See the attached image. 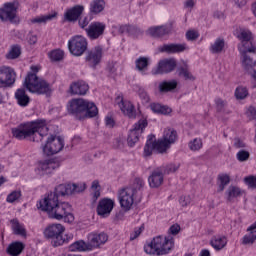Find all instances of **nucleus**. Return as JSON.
I'll list each match as a JSON object with an SVG mask.
<instances>
[{
	"label": "nucleus",
	"mask_w": 256,
	"mask_h": 256,
	"mask_svg": "<svg viewBox=\"0 0 256 256\" xmlns=\"http://www.w3.org/2000/svg\"><path fill=\"white\" fill-rule=\"evenodd\" d=\"M177 169H179V166H177L175 164H170L166 167L164 173H175V171H177Z\"/></svg>",
	"instance_id": "69168bd1"
},
{
	"label": "nucleus",
	"mask_w": 256,
	"mask_h": 256,
	"mask_svg": "<svg viewBox=\"0 0 256 256\" xmlns=\"http://www.w3.org/2000/svg\"><path fill=\"white\" fill-rule=\"evenodd\" d=\"M16 100L20 107H27L29 105V96L25 93V89L20 88L15 93Z\"/></svg>",
	"instance_id": "72a5a7b5"
},
{
	"label": "nucleus",
	"mask_w": 256,
	"mask_h": 256,
	"mask_svg": "<svg viewBox=\"0 0 256 256\" xmlns=\"http://www.w3.org/2000/svg\"><path fill=\"white\" fill-rule=\"evenodd\" d=\"M69 189L71 191V195H73V193H82L86 187L85 184H69Z\"/></svg>",
	"instance_id": "864d4df0"
},
{
	"label": "nucleus",
	"mask_w": 256,
	"mask_h": 256,
	"mask_svg": "<svg viewBox=\"0 0 256 256\" xmlns=\"http://www.w3.org/2000/svg\"><path fill=\"white\" fill-rule=\"evenodd\" d=\"M21 56V47L18 45L12 46L9 52L6 54L8 59H18Z\"/></svg>",
	"instance_id": "de8ad7c7"
},
{
	"label": "nucleus",
	"mask_w": 256,
	"mask_h": 256,
	"mask_svg": "<svg viewBox=\"0 0 256 256\" xmlns=\"http://www.w3.org/2000/svg\"><path fill=\"white\" fill-rule=\"evenodd\" d=\"M19 199H21V191L15 190L7 196L6 201L7 203H15V201H19Z\"/></svg>",
	"instance_id": "8fccbe9b"
},
{
	"label": "nucleus",
	"mask_w": 256,
	"mask_h": 256,
	"mask_svg": "<svg viewBox=\"0 0 256 256\" xmlns=\"http://www.w3.org/2000/svg\"><path fill=\"white\" fill-rule=\"evenodd\" d=\"M12 229L15 235H20L21 237L27 236V230H25V226L17 220L12 221Z\"/></svg>",
	"instance_id": "c03bdc74"
},
{
	"label": "nucleus",
	"mask_w": 256,
	"mask_h": 256,
	"mask_svg": "<svg viewBox=\"0 0 256 256\" xmlns=\"http://www.w3.org/2000/svg\"><path fill=\"white\" fill-rule=\"evenodd\" d=\"M141 233H143V226L136 228L133 233L130 234V241H135V239H137V237H139V235H141Z\"/></svg>",
	"instance_id": "052dcab7"
},
{
	"label": "nucleus",
	"mask_w": 256,
	"mask_h": 256,
	"mask_svg": "<svg viewBox=\"0 0 256 256\" xmlns=\"http://www.w3.org/2000/svg\"><path fill=\"white\" fill-rule=\"evenodd\" d=\"M164 175L165 174L163 172V168H156L155 170H153L150 176L148 177L149 186L152 189H157L158 187H161L165 179Z\"/></svg>",
	"instance_id": "5701e85b"
},
{
	"label": "nucleus",
	"mask_w": 256,
	"mask_h": 256,
	"mask_svg": "<svg viewBox=\"0 0 256 256\" xmlns=\"http://www.w3.org/2000/svg\"><path fill=\"white\" fill-rule=\"evenodd\" d=\"M19 8V2H9L4 5V8L0 9L1 21H13Z\"/></svg>",
	"instance_id": "a211bd4d"
},
{
	"label": "nucleus",
	"mask_w": 256,
	"mask_h": 256,
	"mask_svg": "<svg viewBox=\"0 0 256 256\" xmlns=\"http://www.w3.org/2000/svg\"><path fill=\"white\" fill-rule=\"evenodd\" d=\"M145 186V181L141 178H135L132 186L126 187V189H132L134 195H137V191H141V188Z\"/></svg>",
	"instance_id": "a18cd8bd"
},
{
	"label": "nucleus",
	"mask_w": 256,
	"mask_h": 256,
	"mask_svg": "<svg viewBox=\"0 0 256 256\" xmlns=\"http://www.w3.org/2000/svg\"><path fill=\"white\" fill-rule=\"evenodd\" d=\"M153 151H157V153H159V150L157 149V141H153V138H151L147 140L144 146V157H151Z\"/></svg>",
	"instance_id": "e433bc0d"
},
{
	"label": "nucleus",
	"mask_w": 256,
	"mask_h": 256,
	"mask_svg": "<svg viewBox=\"0 0 256 256\" xmlns=\"http://www.w3.org/2000/svg\"><path fill=\"white\" fill-rule=\"evenodd\" d=\"M186 38L188 41H195L199 39V32L195 30H190L186 32Z\"/></svg>",
	"instance_id": "4d7b16f0"
},
{
	"label": "nucleus",
	"mask_w": 256,
	"mask_h": 256,
	"mask_svg": "<svg viewBox=\"0 0 256 256\" xmlns=\"http://www.w3.org/2000/svg\"><path fill=\"white\" fill-rule=\"evenodd\" d=\"M179 231H181V226H179V224H174L169 229V233H171V235H177Z\"/></svg>",
	"instance_id": "0e129e2a"
},
{
	"label": "nucleus",
	"mask_w": 256,
	"mask_h": 256,
	"mask_svg": "<svg viewBox=\"0 0 256 256\" xmlns=\"http://www.w3.org/2000/svg\"><path fill=\"white\" fill-rule=\"evenodd\" d=\"M228 241L227 236L217 235L211 238L210 245L215 249V251H222V249L227 247Z\"/></svg>",
	"instance_id": "a878e982"
},
{
	"label": "nucleus",
	"mask_w": 256,
	"mask_h": 256,
	"mask_svg": "<svg viewBox=\"0 0 256 256\" xmlns=\"http://www.w3.org/2000/svg\"><path fill=\"white\" fill-rule=\"evenodd\" d=\"M84 11H85V6L75 5L66 10V12L64 13V19L69 23H75V21H79Z\"/></svg>",
	"instance_id": "4be33fe9"
},
{
	"label": "nucleus",
	"mask_w": 256,
	"mask_h": 256,
	"mask_svg": "<svg viewBox=\"0 0 256 256\" xmlns=\"http://www.w3.org/2000/svg\"><path fill=\"white\" fill-rule=\"evenodd\" d=\"M118 201L124 211H131V207L135 203V192H133L132 188L121 189L118 192Z\"/></svg>",
	"instance_id": "9d476101"
},
{
	"label": "nucleus",
	"mask_w": 256,
	"mask_h": 256,
	"mask_svg": "<svg viewBox=\"0 0 256 256\" xmlns=\"http://www.w3.org/2000/svg\"><path fill=\"white\" fill-rule=\"evenodd\" d=\"M41 71V66L34 65L30 67V72L27 74L24 85L30 93H37L38 95H51L53 88L51 84L43 78H39L37 73Z\"/></svg>",
	"instance_id": "20e7f679"
},
{
	"label": "nucleus",
	"mask_w": 256,
	"mask_h": 256,
	"mask_svg": "<svg viewBox=\"0 0 256 256\" xmlns=\"http://www.w3.org/2000/svg\"><path fill=\"white\" fill-rule=\"evenodd\" d=\"M63 139L57 136H50L47 139V142L43 146V152L45 155H55L62 151L64 147Z\"/></svg>",
	"instance_id": "f8f14e48"
},
{
	"label": "nucleus",
	"mask_w": 256,
	"mask_h": 256,
	"mask_svg": "<svg viewBox=\"0 0 256 256\" xmlns=\"http://www.w3.org/2000/svg\"><path fill=\"white\" fill-rule=\"evenodd\" d=\"M121 33H128L132 37H139L141 35V29H139L137 26H131V25H123L120 27Z\"/></svg>",
	"instance_id": "79ce46f5"
},
{
	"label": "nucleus",
	"mask_w": 256,
	"mask_h": 256,
	"mask_svg": "<svg viewBox=\"0 0 256 256\" xmlns=\"http://www.w3.org/2000/svg\"><path fill=\"white\" fill-rule=\"evenodd\" d=\"M115 208V200L111 198H103L99 201L97 206V214L100 217H109L111 215V211Z\"/></svg>",
	"instance_id": "6ab92c4d"
},
{
	"label": "nucleus",
	"mask_w": 256,
	"mask_h": 256,
	"mask_svg": "<svg viewBox=\"0 0 256 256\" xmlns=\"http://www.w3.org/2000/svg\"><path fill=\"white\" fill-rule=\"evenodd\" d=\"M116 105L120 108L122 113L129 117V119H135L137 112H135V106L127 100H123V96H117L115 100Z\"/></svg>",
	"instance_id": "f3484780"
},
{
	"label": "nucleus",
	"mask_w": 256,
	"mask_h": 256,
	"mask_svg": "<svg viewBox=\"0 0 256 256\" xmlns=\"http://www.w3.org/2000/svg\"><path fill=\"white\" fill-rule=\"evenodd\" d=\"M15 70L9 66L0 67V88L13 87L15 85Z\"/></svg>",
	"instance_id": "9b49d317"
},
{
	"label": "nucleus",
	"mask_w": 256,
	"mask_h": 256,
	"mask_svg": "<svg viewBox=\"0 0 256 256\" xmlns=\"http://www.w3.org/2000/svg\"><path fill=\"white\" fill-rule=\"evenodd\" d=\"M69 250L72 252L78 251L79 253H85L87 251H93L89 240H78L70 245Z\"/></svg>",
	"instance_id": "bb28decb"
},
{
	"label": "nucleus",
	"mask_w": 256,
	"mask_h": 256,
	"mask_svg": "<svg viewBox=\"0 0 256 256\" xmlns=\"http://www.w3.org/2000/svg\"><path fill=\"white\" fill-rule=\"evenodd\" d=\"M251 52H240L241 54V63L243 69L248 72V75H251L252 79L255 80L256 75V61L251 58L249 55Z\"/></svg>",
	"instance_id": "412c9836"
},
{
	"label": "nucleus",
	"mask_w": 256,
	"mask_h": 256,
	"mask_svg": "<svg viewBox=\"0 0 256 256\" xmlns=\"http://www.w3.org/2000/svg\"><path fill=\"white\" fill-rule=\"evenodd\" d=\"M105 9V0H92L90 2V13L92 15H99Z\"/></svg>",
	"instance_id": "473e14b6"
},
{
	"label": "nucleus",
	"mask_w": 256,
	"mask_h": 256,
	"mask_svg": "<svg viewBox=\"0 0 256 256\" xmlns=\"http://www.w3.org/2000/svg\"><path fill=\"white\" fill-rule=\"evenodd\" d=\"M73 239V234H66L63 236V234L61 235V240L63 241L62 242V245H65V243H69V241H72Z\"/></svg>",
	"instance_id": "338daca9"
},
{
	"label": "nucleus",
	"mask_w": 256,
	"mask_h": 256,
	"mask_svg": "<svg viewBox=\"0 0 256 256\" xmlns=\"http://www.w3.org/2000/svg\"><path fill=\"white\" fill-rule=\"evenodd\" d=\"M138 95L140 99L143 101V103H149V94L143 88H138Z\"/></svg>",
	"instance_id": "6e6d98bb"
},
{
	"label": "nucleus",
	"mask_w": 256,
	"mask_h": 256,
	"mask_svg": "<svg viewBox=\"0 0 256 256\" xmlns=\"http://www.w3.org/2000/svg\"><path fill=\"white\" fill-rule=\"evenodd\" d=\"M187 49L186 44H165L160 48V51L162 53H169L175 54V53H183Z\"/></svg>",
	"instance_id": "cd10ccee"
},
{
	"label": "nucleus",
	"mask_w": 256,
	"mask_h": 256,
	"mask_svg": "<svg viewBox=\"0 0 256 256\" xmlns=\"http://www.w3.org/2000/svg\"><path fill=\"white\" fill-rule=\"evenodd\" d=\"M237 159L238 161H247V159H249V152L245 151V150H241L237 153Z\"/></svg>",
	"instance_id": "13d9d810"
},
{
	"label": "nucleus",
	"mask_w": 256,
	"mask_h": 256,
	"mask_svg": "<svg viewBox=\"0 0 256 256\" xmlns=\"http://www.w3.org/2000/svg\"><path fill=\"white\" fill-rule=\"evenodd\" d=\"M55 17H57V12H54L53 14L37 16L35 18H32L30 22L37 25H45V23L53 21Z\"/></svg>",
	"instance_id": "c9c22d12"
},
{
	"label": "nucleus",
	"mask_w": 256,
	"mask_h": 256,
	"mask_svg": "<svg viewBox=\"0 0 256 256\" xmlns=\"http://www.w3.org/2000/svg\"><path fill=\"white\" fill-rule=\"evenodd\" d=\"M91 20H89V17L85 16L84 18L78 19V24L81 29H87L86 27L89 25Z\"/></svg>",
	"instance_id": "bf43d9fd"
},
{
	"label": "nucleus",
	"mask_w": 256,
	"mask_h": 256,
	"mask_svg": "<svg viewBox=\"0 0 256 256\" xmlns=\"http://www.w3.org/2000/svg\"><path fill=\"white\" fill-rule=\"evenodd\" d=\"M12 135L16 139H19V141L29 139V141L39 143V141H43V138L49 135L47 121L44 119H38L22 123L12 129Z\"/></svg>",
	"instance_id": "f03ea898"
},
{
	"label": "nucleus",
	"mask_w": 256,
	"mask_h": 256,
	"mask_svg": "<svg viewBox=\"0 0 256 256\" xmlns=\"http://www.w3.org/2000/svg\"><path fill=\"white\" fill-rule=\"evenodd\" d=\"M135 65H136L137 71L142 73V75H145V71H147L149 67V58L139 57L138 59H136Z\"/></svg>",
	"instance_id": "4c0bfd02"
},
{
	"label": "nucleus",
	"mask_w": 256,
	"mask_h": 256,
	"mask_svg": "<svg viewBox=\"0 0 256 256\" xmlns=\"http://www.w3.org/2000/svg\"><path fill=\"white\" fill-rule=\"evenodd\" d=\"M177 67L175 59H164L158 63V66L152 70L153 75H163V73H171Z\"/></svg>",
	"instance_id": "aec40b11"
},
{
	"label": "nucleus",
	"mask_w": 256,
	"mask_h": 256,
	"mask_svg": "<svg viewBox=\"0 0 256 256\" xmlns=\"http://www.w3.org/2000/svg\"><path fill=\"white\" fill-rule=\"evenodd\" d=\"M176 73H178L179 77H183L185 81H195V76L191 74V72L189 71V66L187 64L178 67Z\"/></svg>",
	"instance_id": "f704fd0d"
},
{
	"label": "nucleus",
	"mask_w": 256,
	"mask_h": 256,
	"mask_svg": "<svg viewBox=\"0 0 256 256\" xmlns=\"http://www.w3.org/2000/svg\"><path fill=\"white\" fill-rule=\"evenodd\" d=\"M87 91H89V84L82 80L72 82L69 87L70 95H87Z\"/></svg>",
	"instance_id": "393cba45"
},
{
	"label": "nucleus",
	"mask_w": 256,
	"mask_h": 256,
	"mask_svg": "<svg viewBox=\"0 0 256 256\" xmlns=\"http://www.w3.org/2000/svg\"><path fill=\"white\" fill-rule=\"evenodd\" d=\"M103 59V48L101 46H95L86 53L85 61L89 67L95 69Z\"/></svg>",
	"instance_id": "4468645a"
},
{
	"label": "nucleus",
	"mask_w": 256,
	"mask_h": 256,
	"mask_svg": "<svg viewBox=\"0 0 256 256\" xmlns=\"http://www.w3.org/2000/svg\"><path fill=\"white\" fill-rule=\"evenodd\" d=\"M247 95H249V90H247L246 87L239 86L236 88L235 90L236 99H240V100L245 99Z\"/></svg>",
	"instance_id": "09e8293b"
},
{
	"label": "nucleus",
	"mask_w": 256,
	"mask_h": 256,
	"mask_svg": "<svg viewBox=\"0 0 256 256\" xmlns=\"http://www.w3.org/2000/svg\"><path fill=\"white\" fill-rule=\"evenodd\" d=\"M171 33V26H155L148 29V35L151 37H165Z\"/></svg>",
	"instance_id": "c85d7f7f"
},
{
	"label": "nucleus",
	"mask_w": 256,
	"mask_h": 256,
	"mask_svg": "<svg viewBox=\"0 0 256 256\" xmlns=\"http://www.w3.org/2000/svg\"><path fill=\"white\" fill-rule=\"evenodd\" d=\"M59 195H71L69 184L58 185L54 192H50L39 201L37 207L41 211H46L50 219H56L57 221L65 219L67 223H73L75 216L71 213V205L67 202H59Z\"/></svg>",
	"instance_id": "f257e3e1"
},
{
	"label": "nucleus",
	"mask_w": 256,
	"mask_h": 256,
	"mask_svg": "<svg viewBox=\"0 0 256 256\" xmlns=\"http://www.w3.org/2000/svg\"><path fill=\"white\" fill-rule=\"evenodd\" d=\"M55 169H59V162L55 160H45L38 165V171L41 175H51Z\"/></svg>",
	"instance_id": "b1692460"
},
{
	"label": "nucleus",
	"mask_w": 256,
	"mask_h": 256,
	"mask_svg": "<svg viewBox=\"0 0 256 256\" xmlns=\"http://www.w3.org/2000/svg\"><path fill=\"white\" fill-rule=\"evenodd\" d=\"M23 249H25V244L22 242H13L8 246L7 253L11 256H19L23 253Z\"/></svg>",
	"instance_id": "2f4dec72"
},
{
	"label": "nucleus",
	"mask_w": 256,
	"mask_h": 256,
	"mask_svg": "<svg viewBox=\"0 0 256 256\" xmlns=\"http://www.w3.org/2000/svg\"><path fill=\"white\" fill-rule=\"evenodd\" d=\"M147 125V119H140L136 124H134L133 129L130 130L127 139L129 147H135V143L139 141V137L141 136Z\"/></svg>",
	"instance_id": "ddd939ff"
},
{
	"label": "nucleus",
	"mask_w": 256,
	"mask_h": 256,
	"mask_svg": "<svg viewBox=\"0 0 256 256\" xmlns=\"http://www.w3.org/2000/svg\"><path fill=\"white\" fill-rule=\"evenodd\" d=\"M89 42L83 35H76L68 41V49L74 57H81L87 51Z\"/></svg>",
	"instance_id": "6e6552de"
},
{
	"label": "nucleus",
	"mask_w": 256,
	"mask_h": 256,
	"mask_svg": "<svg viewBox=\"0 0 256 256\" xmlns=\"http://www.w3.org/2000/svg\"><path fill=\"white\" fill-rule=\"evenodd\" d=\"M228 183H231V176L229 174H220L218 176V193H223Z\"/></svg>",
	"instance_id": "ea45409f"
},
{
	"label": "nucleus",
	"mask_w": 256,
	"mask_h": 256,
	"mask_svg": "<svg viewBox=\"0 0 256 256\" xmlns=\"http://www.w3.org/2000/svg\"><path fill=\"white\" fill-rule=\"evenodd\" d=\"M105 123H106V127H114L115 125V120H113V118L107 116L105 119Z\"/></svg>",
	"instance_id": "774afa93"
},
{
	"label": "nucleus",
	"mask_w": 256,
	"mask_h": 256,
	"mask_svg": "<svg viewBox=\"0 0 256 256\" xmlns=\"http://www.w3.org/2000/svg\"><path fill=\"white\" fill-rule=\"evenodd\" d=\"M63 50H53L49 53L51 61H61L63 59Z\"/></svg>",
	"instance_id": "3c124183"
},
{
	"label": "nucleus",
	"mask_w": 256,
	"mask_h": 256,
	"mask_svg": "<svg viewBox=\"0 0 256 256\" xmlns=\"http://www.w3.org/2000/svg\"><path fill=\"white\" fill-rule=\"evenodd\" d=\"M68 112L79 121L83 119H92L99 115V109L93 102L83 98H74L68 103Z\"/></svg>",
	"instance_id": "7ed1b4c3"
},
{
	"label": "nucleus",
	"mask_w": 256,
	"mask_h": 256,
	"mask_svg": "<svg viewBox=\"0 0 256 256\" xmlns=\"http://www.w3.org/2000/svg\"><path fill=\"white\" fill-rule=\"evenodd\" d=\"M235 37L240 41L238 44L239 53H256V44H253V32L247 28H237Z\"/></svg>",
	"instance_id": "423d86ee"
},
{
	"label": "nucleus",
	"mask_w": 256,
	"mask_h": 256,
	"mask_svg": "<svg viewBox=\"0 0 256 256\" xmlns=\"http://www.w3.org/2000/svg\"><path fill=\"white\" fill-rule=\"evenodd\" d=\"M105 29H107V25L103 22H92L86 29L85 32L87 37L91 40L99 39V37H103L105 33Z\"/></svg>",
	"instance_id": "2eb2a0df"
},
{
	"label": "nucleus",
	"mask_w": 256,
	"mask_h": 256,
	"mask_svg": "<svg viewBox=\"0 0 256 256\" xmlns=\"http://www.w3.org/2000/svg\"><path fill=\"white\" fill-rule=\"evenodd\" d=\"M175 247V240L172 236H157L148 244L144 245V251L147 255H167Z\"/></svg>",
	"instance_id": "39448f33"
},
{
	"label": "nucleus",
	"mask_w": 256,
	"mask_h": 256,
	"mask_svg": "<svg viewBox=\"0 0 256 256\" xmlns=\"http://www.w3.org/2000/svg\"><path fill=\"white\" fill-rule=\"evenodd\" d=\"M177 141V131L172 128H167L164 130L163 139L156 141V148L158 153H165L173 143Z\"/></svg>",
	"instance_id": "1a4fd4ad"
},
{
	"label": "nucleus",
	"mask_w": 256,
	"mask_h": 256,
	"mask_svg": "<svg viewBox=\"0 0 256 256\" xmlns=\"http://www.w3.org/2000/svg\"><path fill=\"white\" fill-rule=\"evenodd\" d=\"M87 240L90 243V247L92 251H94V249H100L102 245H105V243L109 241V235H107V233L105 232H101V233L91 232L88 234Z\"/></svg>",
	"instance_id": "dca6fc26"
},
{
	"label": "nucleus",
	"mask_w": 256,
	"mask_h": 256,
	"mask_svg": "<svg viewBox=\"0 0 256 256\" xmlns=\"http://www.w3.org/2000/svg\"><path fill=\"white\" fill-rule=\"evenodd\" d=\"M191 201H193L191 196H181L179 199V204L181 205V207H189V205H191Z\"/></svg>",
	"instance_id": "5fc2aeb1"
},
{
	"label": "nucleus",
	"mask_w": 256,
	"mask_h": 256,
	"mask_svg": "<svg viewBox=\"0 0 256 256\" xmlns=\"http://www.w3.org/2000/svg\"><path fill=\"white\" fill-rule=\"evenodd\" d=\"M177 85L178 83L176 80H172L169 82L164 81L159 84V91L160 93H169V91L177 89Z\"/></svg>",
	"instance_id": "58836bf2"
},
{
	"label": "nucleus",
	"mask_w": 256,
	"mask_h": 256,
	"mask_svg": "<svg viewBox=\"0 0 256 256\" xmlns=\"http://www.w3.org/2000/svg\"><path fill=\"white\" fill-rule=\"evenodd\" d=\"M188 147L190 151H199L203 149V140L201 138H195L189 142Z\"/></svg>",
	"instance_id": "49530a36"
},
{
	"label": "nucleus",
	"mask_w": 256,
	"mask_h": 256,
	"mask_svg": "<svg viewBox=\"0 0 256 256\" xmlns=\"http://www.w3.org/2000/svg\"><path fill=\"white\" fill-rule=\"evenodd\" d=\"M243 195H245V190L239 188L238 186L231 185L226 190L227 201H232L238 197H243Z\"/></svg>",
	"instance_id": "c756f323"
},
{
	"label": "nucleus",
	"mask_w": 256,
	"mask_h": 256,
	"mask_svg": "<svg viewBox=\"0 0 256 256\" xmlns=\"http://www.w3.org/2000/svg\"><path fill=\"white\" fill-rule=\"evenodd\" d=\"M244 181H245V183H247V185H249V187L256 189V177L255 176L246 177L244 179Z\"/></svg>",
	"instance_id": "680f3d73"
},
{
	"label": "nucleus",
	"mask_w": 256,
	"mask_h": 256,
	"mask_svg": "<svg viewBox=\"0 0 256 256\" xmlns=\"http://www.w3.org/2000/svg\"><path fill=\"white\" fill-rule=\"evenodd\" d=\"M247 117H249V119H252L254 121H256V109L255 107L250 106L246 112Z\"/></svg>",
	"instance_id": "e2e57ef3"
},
{
	"label": "nucleus",
	"mask_w": 256,
	"mask_h": 256,
	"mask_svg": "<svg viewBox=\"0 0 256 256\" xmlns=\"http://www.w3.org/2000/svg\"><path fill=\"white\" fill-rule=\"evenodd\" d=\"M214 102H215V107L218 113H221V111H224L225 107H227V101L221 98H216Z\"/></svg>",
	"instance_id": "603ef678"
},
{
	"label": "nucleus",
	"mask_w": 256,
	"mask_h": 256,
	"mask_svg": "<svg viewBox=\"0 0 256 256\" xmlns=\"http://www.w3.org/2000/svg\"><path fill=\"white\" fill-rule=\"evenodd\" d=\"M225 49V40L223 38H218L210 46L211 53L217 54L221 53Z\"/></svg>",
	"instance_id": "37998d69"
},
{
	"label": "nucleus",
	"mask_w": 256,
	"mask_h": 256,
	"mask_svg": "<svg viewBox=\"0 0 256 256\" xmlns=\"http://www.w3.org/2000/svg\"><path fill=\"white\" fill-rule=\"evenodd\" d=\"M65 233V226L59 223L51 224L44 230V236L46 239H52L51 244L53 247H61L63 240L61 236Z\"/></svg>",
	"instance_id": "0eeeda50"
},
{
	"label": "nucleus",
	"mask_w": 256,
	"mask_h": 256,
	"mask_svg": "<svg viewBox=\"0 0 256 256\" xmlns=\"http://www.w3.org/2000/svg\"><path fill=\"white\" fill-rule=\"evenodd\" d=\"M249 234L242 238L243 245H253L256 241V221L247 229Z\"/></svg>",
	"instance_id": "7c9ffc66"
},
{
	"label": "nucleus",
	"mask_w": 256,
	"mask_h": 256,
	"mask_svg": "<svg viewBox=\"0 0 256 256\" xmlns=\"http://www.w3.org/2000/svg\"><path fill=\"white\" fill-rule=\"evenodd\" d=\"M150 109L153 113H160L161 115H169L173 111L169 106H163L161 104L153 103L150 105Z\"/></svg>",
	"instance_id": "a19ab883"
}]
</instances>
